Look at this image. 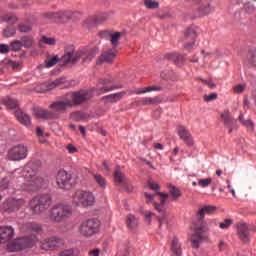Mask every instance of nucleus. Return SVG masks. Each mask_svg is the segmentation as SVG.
Returning a JSON list of instances; mask_svg holds the SVG:
<instances>
[{"label":"nucleus","mask_w":256,"mask_h":256,"mask_svg":"<svg viewBox=\"0 0 256 256\" xmlns=\"http://www.w3.org/2000/svg\"><path fill=\"white\" fill-rule=\"evenodd\" d=\"M24 183L20 185V191L33 193L43 187L44 179L39 175V162H29L24 167Z\"/></svg>","instance_id":"1"},{"label":"nucleus","mask_w":256,"mask_h":256,"mask_svg":"<svg viewBox=\"0 0 256 256\" xmlns=\"http://www.w3.org/2000/svg\"><path fill=\"white\" fill-rule=\"evenodd\" d=\"M97 53H99V48H92L88 52H76L75 53V47L70 46L68 49H66L64 55L61 58L62 63H71L72 65H75L76 63H79V59H82L83 63H90V61H93V59L97 56Z\"/></svg>","instance_id":"2"},{"label":"nucleus","mask_w":256,"mask_h":256,"mask_svg":"<svg viewBox=\"0 0 256 256\" xmlns=\"http://www.w3.org/2000/svg\"><path fill=\"white\" fill-rule=\"evenodd\" d=\"M51 194H38L29 201L30 211L34 215H41L45 213L52 203Z\"/></svg>","instance_id":"3"},{"label":"nucleus","mask_w":256,"mask_h":256,"mask_svg":"<svg viewBox=\"0 0 256 256\" xmlns=\"http://www.w3.org/2000/svg\"><path fill=\"white\" fill-rule=\"evenodd\" d=\"M73 215V208L71 205L59 203L52 206L49 212V219L53 223H62L66 219H69V216Z\"/></svg>","instance_id":"4"},{"label":"nucleus","mask_w":256,"mask_h":256,"mask_svg":"<svg viewBox=\"0 0 256 256\" xmlns=\"http://www.w3.org/2000/svg\"><path fill=\"white\" fill-rule=\"evenodd\" d=\"M72 203L76 207H91L95 203V196L90 191L77 190L72 196Z\"/></svg>","instance_id":"5"},{"label":"nucleus","mask_w":256,"mask_h":256,"mask_svg":"<svg viewBox=\"0 0 256 256\" xmlns=\"http://www.w3.org/2000/svg\"><path fill=\"white\" fill-rule=\"evenodd\" d=\"M66 97L70 103V107H77L83 105V103H87L91 99V92L86 90L75 91L66 94Z\"/></svg>","instance_id":"6"},{"label":"nucleus","mask_w":256,"mask_h":256,"mask_svg":"<svg viewBox=\"0 0 256 256\" xmlns=\"http://www.w3.org/2000/svg\"><path fill=\"white\" fill-rule=\"evenodd\" d=\"M79 233L82 237H93V235L99 233V221L95 219L84 221L79 226Z\"/></svg>","instance_id":"7"},{"label":"nucleus","mask_w":256,"mask_h":256,"mask_svg":"<svg viewBox=\"0 0 256 256\" xmlns=\"http://www.w3.org/2000/svg\"><path fill=\"white\" fill-rule=\"evenodd\" d=\"M107 19H109V14L106 12L90 16L84 20L83 27L86 31H92L95 27L103 25Z\"/></svg>","instance_id":"8"},{"label":"nucleus","mask_w":256,"mask_h":256,"mask_svg":"<svg viewBox=\"0 0 256 256\" xmlns=\"http://www.w3.org/2000/svg\"><path fill=\"white\" fill-rule=\"evenodd\" d=\"M26 203L27 201L23 198H9L1 205V209L4 213H15L25 207Z\"/></svg>","instance_id":"9"},{"label":"nucleus","mask_w":256,"mask_h":256,"mask_svg":"<svg viewBox=\"0 0 256 256\" xmlns=\"http://www.w3.org/2000/svg\"><path fill=\"white\" fill-rule=\"evenodd\" d=\"M28 153L29 149L26 145L18 144L8 151V159L9 161H23V159H27Z\"/></svg>","instance_id":"10"},{"label":"nucleus","mask_w":256,"mask_h":256,"mask_svg":"<svg viewBox=\"0 0 256 256\" xmlns=\"http://www.w3.org/2000/svg\"><path fill=\"white\" fill-rule=\"evenodd\" d=\"M193 229H194V232L190 237V241L194 249H199V245H201V242L205 239V237L203 236V233H205V231H208L209 228L201 224L200 226H194Z\"/></svg>","instance_id":"11"},{"label":"nucleus","mask_w":256,"mask_h":256,"mask_svg":"<svg viewBox=\"0 0 256 256\" xmlns=\"http://www.w3.org/2000/svg\"><path fill=\"white\" fill-rule=\"evenodd\" d=\"M63 245H65L63 239L52 237L42 242L41 249L44 251H54V249H59L60 247H63Z\"/></svg>","instance_id":"12"},{"label":"nucleus","mask_w":256,"mask_h":256,"mask_svg":"<svg viewBox=\"0 0 256 256\" xmlns=\"http://www.w3.org/2000/svg\"><path fill=\"white\" fill-rule=\"evenodd\" d=\"M56 183L60 189H70L71 174L67 173L65 170H59L56 175Z\"/></svg>","instance_id":"13"},{"label":"nucleus","mask_w":256,"mask_h":256,"mask_svg":"<svg viewBox=\"0 0 256 256\" xmlns=\"http://www.w3.org/2000/svg\"><path fill=\"white\" fill-rule=\"evenodd\" d=\"M36 241H37V236L35 235L20 237L15 242L17 249H15L14 251L27 249V247H33V243H35Z\"/></svg>","instance_id":"14"},{"label":"nucleus","mask_w":256,"mask_h":256,"mask_svg":"<svg viewBox=\"0 0 256 256\" xmlns=\"http://www.w3.org/2000/svg\"><path fill=\"white\" fill-rule=\"evenodd\" d=\"M113 83V80L111 78H104L100 79V85L101 87L97 88L96 91L99 93H109L110 91H117V89H123V85H112V86H107L111 85Z\"/></svg>","instance_id":"15"},{"label":"nucleus","mask_w":256,"mask_h":256,"mask_svg":"<svg viewBox=\"0 0 256 256\" xmlns=\"http://www.w3.org/2000/svg\"><path fill=\"white\" fill-rule=\"evenodd\" d=\"M71 108V103L69 102V99L67 98V95L64 96L63 100L56 101L50 105V109L54 113H63L67 111V109Z\"/></svg>","instance_id":"16"},{"label":"nucleus","mask_w":256,"mask_h":256,"mask_svg":"<svg viewBox=\"0 0 256 256\" xmlns=\"http://www.w3.org/2000/svg\"><path fill=\"white\" fill-rule=\"evenodd\" d=\"M15 236V229L11 226L0 227V245L8 243Z\"/></svg>","instance_id":"17"},{"label":"nucleus","mask_w":256,"mask_h":256,"mask_svg":"<svg viewBox=\"0 0 256 256\" xmlns=\"http://www.w3.org/2000/svg\"><path fill=\"white\" fill-rule=\"evenodd\" d=\"M178 135L182 141L188 146L193 147V136H191V132L185 128V126H179L178 127Z\"/></svg>","instance_id":"18"},{"label":"nucleus","mask_w":256,"mask_h":256,"mask_svg":"<svg viewBox=\"0 0 256 256\" xmlns=\"http://www.w3.org/2000/svg\"><path fill=\"white\" fill-rule=\"evenodd\" d=\"M65 83V79L59 78L52 82H45L40 85V92L41 93H47V91H53L56 87H59V85H63Z\"/></svg>","instance_id":"19"},{"label":"nucleus","mask_w":256,"mask_h":256,"mask_svg":"<svg viewBox=\"0 0 256 256\" xmlns=\"http://www.w3.org/2000/svg\"><path fill=\"white\" fill-rule=\"evenodd\" d=\"M237 234L240 237L241 241L244 243H249V226L245 223H240L237 225Z\"/></svg>","instance_id":"20"},{"label":"nucleus","mask_w":256,"mask_h":256,"mask_svg":"<svg viewBox=\"0 0 256 256\" xmlns=\"http://www.w3.org/2000/svg\"><path fill=\"white\" fill-rule=\"evenodd\" d=\"M216 210H217V207L212 205L200 207L196 213V217L199 223H203V219H205V213H213V211H216Z\"/></svg>","instance_id":"21"},{"label":"nucleus","mask_w":256,"mask_h":256,"mask_svg":"<svg viewBox=\"0 0 256 256\" xmlns=\"http://www.w3.org/2000/svg\"><path fill=\"white\" fill-rule=\"evenodd\" d=\"M35 115L38 119H57L59 117V114L41 108L35 110Z\"/></svg>","instance_id":"22"},{"label":"nucleus","mask_w":256,"mask_h":256,"mask_svg":"<svg viewBox=\"0 0 256 256\" xmlns=\"http://www.w3.org/2000/svg\"><path fill=\"white\" fill-rule=\"evenodd\" d=\"M115 57H117V50L104 51L99 58V62L111 63L115 59Z\"/></svg>","instance_id":"23"},{"label":"nucleus","mask_w":256,"mask_h":256,"mask_svg":"<svg viewBox=\"0 0 256 256\" xmlns=\"http://www.w3.org/2000/svg\"><path fill=\"white\" fill-rule=\"evenodd\" d=\"M24 227L28 231V233H31L35 237H37V235H41V233H43V228H41V225H39L37 223L29 222V223H26L24 225Z\"/></svg>","instance_id":"24"},{"label":"nucleus","mask_w":256,"mask_h":256,"mask_svg":"<svg viewBox=\"0 0 256 256\" xmlns=\"http://www.w3.org/2000/svg\"><path fill=\"white\" fill-rule=\"evenodd\" d=\"M15 117L22 125H25L26 127H29V125H31V117H29L23 111L16 110Z\"/></svg>","instance_id":"25"},{"label":"nucleus","mask_w":256,"mask_h":256,"mask_svg":"<svg viewBox=\"0 0 256 256\" xmlns=\"http://www.w3.org/2000/svg\"><path fill=\"white\" fill-rule=\"evenodd\" d=\"M157 195H159L160 197H162L161 199V203H155L154 202V207L156 209V211H158V213H162V215H165V201H167V199L169 198L168 194H165L163 192H158Z\"/></svg>","instance_id":"26"},{"label":"nucleus","mask_w":256,"mask_h":256,"mask_svg":"<svg viewBox=\"0 0 256 256\" xmlns=\"http://www.w3.org/2000/svg\"><path fill=\"white\" fill-rule=\"evenodd\" d=\"M162 100L159 96H155V97H144V98H141L138 103L139 105H144V106H147V105H159V103H161Z\"/></svg>","instance_id":"27"},{"label":"nucleus","mask_w":256,"mask_h":256,"mask_svg":"<svg viewBox=\"0 0 256 256\" xmlns=\"http://www.w3.org/2000/svg\"><path fill=\"white\" fill-rule=\"evenodd\" d=\"M125 95V91L109 94L103 97L104 101H107L108 103H117L118 101H121L123 99V96Z\"/></svg>","instance_id":"28"},{"label":"nucleus","mask_w":256,"mask_h":256,"mask_svg":"<svg viewBox=\"0 0 256 256\" xmlns=\"http://www.w3.org/2000/svg\"><path fill=\"white\" fill-rule=\"evenodd\" d=\"M166 59H168V61H173V63H175L176 65H181V63H183V61H185V56L173 52L170 54H166Z\"/></svg>","instance_id":"29"},{"label":"nucleus","mask_w":256,"mask_h":256,"mask_svg":"<svg viewBox=\"0 0 256 256\" xmlns=\"http://www.w3.org/2000/svg\"><path fill=\"white\" fill-rule=\"evenodd\" d=\"M2 105H5L8 109H17L19 102L11 97L2 98Z\"/></svg>","instance_id":"30"},{"label":"nucleus","mask_w":256,"mask_h":256,"mask_svg":"<svg viewBox=\"0 0 256 256\" xmlns=\"http://www.w3.org/2000/svg\"><path fill=\"white\" fill-rule=\"evenodd\" d=\"M238 121L239 123H241V125L247 127V129H249L250 131H253V129H255V124L253 123V121L251 119L246 120L245 116H243V113H240Z\"/></svg>","instance_id":"31"},{"label":"nucleus","mask_w":256,"mask_h":256,"mask_svg":"<svg viewBox=\"0 0 256 256\" xmlns=\"http://www.w3.org/2000/svg\"><path fill=\"white\" fill-rule=\"evenodd\" d=\"M221 119L226 127H231V125H233V116L228 110L221 113Z\"/></svg>","instance_id":"32"},{"label":"nucleus","mask_w":256,"mask_h":256,"mask_svg":"<svg viewBox=\"0 0 256 256\" xmlns=\"http://www.w3.org/2000/svg\"><path fill=\"white\" fill-rule=\"evenodd\" d=\"M62 23H67V21H72L73 17H75V12H58L56 14Z\"/></svg>","instance_id":"33"},{"label":"nucleus","mask_w":256,"mask_h":256,"mask_svg":"<svg viewBox=\"0 0 256 256\" xmlns=\"http://www.w3.org/2000/svg\"><path fill=\"white\" fill-rule=\"evenodd\" d=\"M256 48H250L247 54V61L251 67H256Z\"/></svg>","instance_id":"34"},{"label":"nucleus","mask_w":256,"mask_h":256,"mask_svg":"<svg viewBox=\"0 0 256 256\" xmlns=\"http://www.w3.org/2000/svg\"><path fill=\"white\" fill-rule=\"evenodd\" d=\"M171 249L174 255L181 256V243H179V239L174 238L172 240Z\"/></svg>","instance_id":"35"},{"label":"nucleus","mask_w":256,"mask_h":256,"mask_svg":"<svg viewBox=\"0 0 256 256\" xmlns=\"http://www.w3.org/2000/svg\"><path fill=\"white\" fill-rule=\"evenodd\" d=\"M93 179L99 187L102 189H105L107 187V180H105V177H103L101 174H93Z\"/></svg>","instance_id":"36"},{"label":"nucleus","mask_w":256,"mask_h":256,"mask_svg":"<svg viewBox=\"0 0 256 256\" xmlns=\"http://www.w3.org/2000/svg\"><path fill=\"white\" fill-rule=\"evenodd\" d=\"M127 227L130 229H135L138 225L137 218L133 214H129L126 219Z\"/></svg>","instance_id":"37"},{"label":"nucleus","mask_w":256,"mask_h":256,"mask_svg":"<svg viewBox=\"0 0 256 256\" xmlns=\"http://www.w3.org/2000/svg\"><path fill=\"white\" fill-rule=\"evenodd\" d=\"M151 91H161V87L159 86H148L143 90L136 91V95H145V93H151Z\"/></svg>","instance_id":"38"},{"label":"nucleus","mask_w":256,"mask_h":256,"mask_svg":"<svg viewBox=\"0 0 256 256\" xmlns=\"http://www.w3.org/2000/svg\"><path fill=\"white\" fill-rule=\"evenodd\" d=\"M5 65H7L9 69H13L14 71H19V69H21V62L6 60Z\"/></svg>","instance_id":"39"},{"label":"nucleus","mask_w":256,"mask_h":256,"mask_svg":"<svg viewBox=\"0 0 256 256\" xmlns=\"http://www.w3.org/2000/svg\"><path fill=\"white\" fill-rule=\"evenodd\" d=\"M45 63H46V67H48V68L55 67V65H57V63H59V56L48 57L45 60Z\"/></svg>","instance_id":"40"},{"label":"nucleus","mask_w":256,"mask_h":256,"mask_svg":"<svg viewBox=\"0 0 256 256\" xmlns=\"http://www.w3.org/2000/svg\"><path fill=\"white\" fill-rule=\"evenodd\" d=\"M6 189H11V180L9 177H5L0 181V191H5Z\"/></svg>","instance_id":"41"},{"label":"nucleus","mask_w":256,"mask_h":256,"mask_svg":"<svg viewBox=\"0 0 256 256\" xmlns=\"http://www.w3.org/2000/svg\"><path fill=\"white\" fill-rule=\"evenodd\" d=\"M59 256H78L79 255V250L77 249H66L61 251Z\"/></svg>","instance_id":"42"},{"label":"nucleus","mask_w":256,"mask_h":256,"mask_svg":"<svg viewBox=\"0 0 256 256\" xmlns=\"http://www.w3.org/2000/svg\"><path fill=\"white\" fill-rule=\"evenodd\" d=\"M119 39H121V33L110 34V41L113 47L119 45Z\"/></svg>","instance_id":"43"},{"label":"nucleus","mask_w":256,"mask_h":256,"mask_svg":"<svg viewBox=\"0 0 256 256\" xmlns=\"http://www.w3.org/2000/svg\"><path fill=\"white\" fill-rule=\"evenodd\" d=\"M169 193L172 195L173 199H179V197H181V190L175 186L169 188Z\"/></svg>","instance_id":"44"},{"label":"nucleus","mask_w":256,"mask_h":256,"mask_svg":"<svg viewBox=\"0 0 256 256\" xmlns=\"http://www.w3.org/2000/svg\"><path fill=\"white\" fill-rule=\"evenodd\" d=\"M233 225V219L227 218L223 222L219 223V228L220 229H229Z\"/></svg>","instance_id":"45"},{"label":"nucleus","mask_w":256,"mask_h":256,"mask_svg":"<svg viewBox=\"0 0 256 256\" xmlns=\"http://www.w3.org/2000/svg\"><path fill=\"white\" fill-rule=\"evenodd\" d=\"M213 9L210 4H206L200 7V13L201 15H209V13H212Z\"/></svg>","instance_id":"46"},{"label":"nucleus","mask_w":256,"mask_h":256,"mask_svg":"<svg viewBox=\"0 0 256 256\" xmlns=\"http://www.w3.org/2000/svg\"><path fill=\"white\" fill-rule=\"evenodd\" d=\"M144 5L147 9H157L159 7V2L152 0H145Z\"/></svg>","instance_id":"47"},{"label":"nucleus","mask_w":256,"mask_h":256,"mask_svg":"<svg viewBox=\"0 0 256 256\" xmlns=\"http://www.w3.org/2000/svg\"><path fill=\"white\" fill-rule=\"evenodd\" d=\"M212 182H213V179L211 178L199 179L198 185L199 187L205 188V187H209Z\"/></svg>","instance_id":"48"},{"label":"nucleus","mask_w":256,"mask_h":256,"mask_svg":"<svg viewBox=\"0 0 256 256\" xmlns=\"http://www.w3.org/2000/svg\"><path fill=\"white\" fill-rule=\"evenodd\" d=\"M21 47H23V43H21V40L13 41L10 44V49L12 51H20Z\"/></svg>","instance_id":"49"},{"label":"nucleus","mask_w":256,"mask_h":256,"mask_svg":"<svg viewBox=\"0 0 256 256\" xmlns=\"http://www.w3.org/2000/svg\"><path fill=\"white\" fill-rule=\"evenodd\" d=\"M114 179L116 183H123L125 181V174H123L121 171L117 170L114 173Z\"/></svg>","instance_id":"50"},{"label":"nucleus","mask_w":256,"mask_h":256,"mask_svg":"<svg viewBox=\"0 0 256 256\" xmlns=\"http://www.w3.org/2000/svg\"><path fill=\"white\" fill-rule=\"evenodd\" d=\"M3 21L5 23H16L17 22V16L13 15V14H6L3 17Z\"/></svg>","instance_id":"51"},{"label":"nucleus","mask_w":256,"mask_h":256,"mask_svg":"<svg viewBox=\"0 0 256 256\" xmlns=\"http://www.w3.org/2000/svg\"><path fill=\"white\" fill-rule=\"evenodd\" d=\"M20 42L24 47H31V45H33V39H31L29 36H23Z\"/></svg>","instance_id":"52"},{"label":"nucleus","mask_w":256,"mask_h":256,"mask_svg":"<svg viewBox=\"0 0 256 256\" xmlns=\"http://www.w3.org/2000/svg\"><path fill=\"white\" fill-rule=\"evenodd\" d=\"M244 10L246 13H255V4L248 2L244 5Z\"/></svg>","instance_id":"53"},{"label":"nucleus","mask_w":256,"mask_h":256,"mask_svg":"<svg viewBox=\"0 0 256 256\" xmlns=\"http://www.w3.org/2000/svg\"><path fill=\"white\" fill-rule=\"evenodd\" d=\"M199 31H201V28L195 24L188 26L186 29V33H199Z\"/></svg>","instance_id":"54"},{"label":"nucleus","mask_w":256,"mask_h":256,"mask_svg":"<svg viewBox=\"0 0 256 256\" xmlns=\"http://www.w3.org/2000/svg\"><path fill=\"white\" fill-rule=\"evenodd\" d=\"M42 43H45L46 45H55L57 43V40H55V38H49L47 36H43Z\"/></svg>","instance_id":"55"},{"label":"nucleus","mask_w":256,"mask_h":256,"mask_svg":"<svg viewBox=\"0 0 256 256\" xmlns=\"http://www.w3.org/2000/svg\"><path fill=\"white\" fill-rule=\"evenodd\" d=\"M20 33H29L31 31V25L29 24H23L19 26Z\"/></svg>","instance_id":"56"},{"label":"nucleus","mask_w":256,"mask_h":256,"mask_svg":"<svg viewBox=\"0 0 256 256\" xmlns=\"http://www.w3.org/2000/svg\"><path fill=\"white\" fill-rule=\"evenodd\" d=\"M215 99H217V93H212L210 95H205L204 96V101H206V103H209L211 101H215Z\"/></svg>","instance_id":"57"},{"label":"nucleus","mask_w":256,"mask_h":256,"mask_svg":"<svg viewBox=\"0 0 256 256\" xmlns=\"http://www.w3.org/2000/svg\"><path fill=\"white\" fill-rule=\"evenodd\" d=\"M148 187L153 191H157L159 189V184L155 183L153 180H148Z\"/></svg>","instance_id":"58"},{"label":"nucleus","mask_w":256,"mask_h":256,"mask_svg":"<svg viewBox=\"0 0 256 256\" xmlns=\"http://www.w3.org/2000/svg\"><path fill=\"white\" fill-rule=\"evenodd\" d=\"M0 53L3 55L9 53V46L7 44H0Z\"/></svg>","instance_id":"59"},{"label":"nucleus","mask_w":256,"mask_h":256,"mask_svg":"<svg viewBox=\"0 0 256 256\" xmlns=\"http://www.w3.org/2000/svg\"><path fill=\"white\" fill-rule=\"evenodd\" d=\"M155 195H159L158 193L156 194H149L147 192L144 193V196L147 199V203H151L153 201V199L155 198Z\"/></svg>","instance_id":"60"},{"label":"nucleus","mask_w":256,"mask_h":256,"mask_svg":"<svg viewBox=\"0 0 256 256\" xmlns=\"http://www.w3.org/2000/svg\"><path fill=\"white\" fill-rule=\"evenodd\" d=\"M200 81L202 83H205V85H208V87H210V89H213L215 87V83H213V81H211V80H205L203 78H200Z\"/></svg>","instance_id":"61"},{"label":"nucleus","mask_w":256,"mask_h":256,"mask_svg":"<svg viewBox=\"0 0 256 256\" xmlns=\"http://www.w3.org/2000/svg\"><path fill=\"white\" fill-rule=\"evenodd\" d=\"M244 90H245V85L243 84H239L234 87L235 93H243Z\"/></svg>","instance_id":"62"},{"label":"nucleus","mask_w":256,"mask_h":256,"mask_svg":"<svg viewBox=\"0 0 256 256\" xmlns=\"http://www.w3.org/2000/svg\"><path fill=\"white\" fill-rule=\"evenodd\" d=\"M99 253H100L99 248H96V249L90 250V251L88 252V255H89V256H99Z\"/></svg>","instance_id":"63"},{"label":"nucleus","mask_w":256,"mask_h":256,"mask_svg":"<svg viewBox=\"0 0 256 256\" xmlns=\"http://www.w3.org/2000/svg\"><path fill=\"white\" fill-rule=\"evenodd\" d=\"M154 216L155 214L151 212L145 215V221H147L148 225H151V218Z\"/></svg>","instance_id":"64"}]
</instances>
